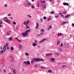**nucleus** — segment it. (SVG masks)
I'll return each instance as SVG.
<instances>
[{"label": "nucleus", "mask_w": 74, "mask_h": 74, "mask_svg": "<svg viewBox=\"0 0 74 74\" xmlns=\"http://www.w3.org/2000/svg\"><path fill=\"white\" fill-rule=\"evenodd\" d=\"M34 61H36V62H39L40 61H44V60L42 59H41L40 58H35L32 59L31 61V62L32 64H33V63L34 62Z\"/></svg>", "instance_id": "obj_2"}, {"label": "nucleus", "mask_w": 74, "mask_h": 74, "mask_svg": "<svg viewBox=\"0 0 74 74\" xmlns=\"http://www.w3.org/2000/svg\"><path fill=\"white\" fill-rule=\"evenodd\" d=\"M49 1L51 3H53L54 2V0H50Z\"/></svg>", "instance_id": "obj_19"}, {"label": "nucleus", "mask_w": 74, "mask_h": 74, "mask_svg": "<svg viewBox=\"0 0 74 74\" xmlns=\"http://www.w3.org/2000/svg\"><path fill=\"white\" fill-rule=\"evenodd\" d=\"M25 1L27 3L29 2V1L28 0H25Z\"/></svg>", "instance_id": "obj_52"}, {"label": "nucleus", "mask_w": 74, "mask_h": 74, "mask_svg": "<svg viewBox=\"0 0 74 74\" xmlns=\"http://www.w3.org/2000/svg\"><path fill=\"white\" fill-rule=\"evenodd\" d=\"M59 50L61 52H62V48H59Z\"/></svg>", "instance_id": "obj_30"}, {"label": "nucleus", "mask_w": 74, "mask_h": 74, "mask_svg": "<svg viewBox=\"0 0 74 74\" xmlns=\"http://www.w3.org/2000/svg\"><path fill=\"white\" fill-rule=\"evenodd\" d=\"M3 53V50H1V51L0 50V55L1 54H2V53Z\"/></svg>", "instance_id": "obj_26"}, {"label": "nucleus", "mask_w": 74, "mask_h": 74, "mask_svg": "<svg viewBox=\"0 0 74 74\" xmlns=\"http://www.w3.org/2000/svg\"><path fill=\"white\" fill-rule=\"evenodd\" d=\"M40 35H41V34H39L36 35V36L37 37L38 36H40Z\"/></svg>", "instance_id": "obj_57"}, {"label": "nucleus", "mask_w": 74, "mask_h": 74, "mask_svg": "<svg viewBox=\"0 0 74 74\" xmlns=\"http://www.w3.org/2000/svg\"><path fill=\"white\" fill-rule=\"evenodd\" d=\"M52 25H50L49 26V27L48 29V30H50V29H52Z\"/></svg>", "instance_id": "obj_13"}, {"label": "nucleus", "mask_w": 74, "mask_h": 74, "mask_svg": "<svg viewBox=\"0 0 74 74\" xmlns=\"http://www.w3.org/2000/svg\"><path fill=\"white\" fill-rule=\"evenodd\" d=\"M3 27V25L1 24H0V27Z\"/></svg>", "instance_id": "obj_56"}, {"label": "nucleus", "mask_w": 74, "mask_h": 74, "mask_svg": "<svg viewBox=\"0 0 74 74\" xmlns=\"http://www.w3.org/2000/svg\"><path fill=\"white\" fill-rule=\"evenodd\" d=\"M11 14H8V16H11Z\"/></svg>", "instance_id": "obj_51"}, {"label": "nucleus", "mask_w": 74, "mask_h": 74, "mask_svg": "<svg viewBox=\"0 0 74 74\" xmlns=\"http://www.w3.org/2000/svg\"><path fill=\"white\" fill-rule=\"evenodd\" d=\"M29 22L30 21L29 20H28L27 21H26V24L25 25V26H27V25H28Z\"/></svg>", "instance_id": "obj_14"}, {"label": "nucleus", "mask_w": 74, "mask_h": 74, "mask_svg": "<svg viewBox=\"0 0 74 74\" xmlns=\"http://www.w3.org/2000/svg\"><path fill=\"white\" fill-rule=\"evenodd\" d=\"M10 33L11 31L10 30L8 31L7 32V36H10Z\"/></svg>", "instance_id": "obj_9"}, {"label": "nucleus", "mask_w": 74, "mask_h": 74, "mask_svg": "<svg viewBox=\"0 0 74 74\" xmlns=\"http://www.w3.org/2000/svg\"><path fill=\"white\" fill-rule=\"evenodd\" d=\"M32 8L33 9L34 8V5H32Z\"/></svg>", "instance_id": "obj_47"}, {"label": "nucleus", "mask_w": 74, "mask_h": 74, "mask_svg": "<svg viewBox=\"0 0 74 74\" xmlns=\"http://www.w3.org/2000/svg\"><path fill=\"white\" fill-rule=\"evenodd\" d=\"M37 5H38V7H40V5H39V3H38Z\"/></svg>", "instance_id": "obj_54"}, {"label": "nucleus", "mask_w": 74, "mask_h": 74, "mask_svg": "<svg viewBox=\"0 0 74 74\" xmlns=\"http://www.w3.org/2000/svg\"><path fill=\"white\" fill-rule=\"evenodd\" d=\"M63 43H61L60 45V47H63Z\"/></svg>", "instance_id": "obj_36"}, {"label": "nucleus", "mask_w": 74, "mask_h": 74, "mask_svg": "<svg viewBox=\"0 0 74 74\" xmlns=\"http://www.w3.org/2000/svg\"><path fill=\"white\" fill-rule=\"evenodd\" d=\"M34 42L35 43H36V44H37V40H35Z\"/></svg>", "instance_id": "obj_38"}, {"label": "nucleus", "mask_w": 74, "mask_h": 74, "mask_svg": "<svg viewBox=\"0 0 74 74\" xmlns=\"http://www.w3.org/2000/svg\"><path fill=\"white\" fill-rule=\"evenodd\" d=\"M66 23H67V21L63 22L62 24V25H64V24H66Z\"/></svg>", "instance_id": "obj_25"}, {"label": "nucleus", "mask_w": 74, "mask_h": 74, "mask_svg": "<svg viewBox=\"0 0 74 74\" xmlns=\"http://www.w3.org/2000/svg\"><path fill=\"white\" fill-rule=\"evenodd\" d=\"M58 36H62V34L61 33H59L58 34Z\"/></svg>", "instance_id": "obj_31"}, {"label": "nucleus", "mask_w": 74, "mask_h": 74, "mask_svg": "<svg viewBox=\"0 0 74 74\" xmlns=\"http://www.w3.org/2000/svg\"><path fill=\"white\" fill-rule=\"evenodd\" d=\"M30 29V27H29V26H27L26 27V29Z\"/></svg>", "instance_id": "obj_27"}, {"label": "nucleus", "mask_w": 74, "mask_h": 74, "mask_svg": "<svg viewBox=\"0 0 74 74\" xmlns=\"http://www.w3.org/2000/svg\"><path fill=\"white\" fill-rule=\"evenodd\" d=\"M56 53L57 55L58 56H59V55H60V54L59 53Z\"/></svg>", "instance_id": "obj_43"}, {"label": "nucleus", "mask_w": 74, "mask_h": 74, "mask_svg": "<svg viewBox=\"0 0 74 74\" xmlns=\"http://www.w3.org/2000/svg\"><path fill=\"white\" fill-rule=\"evenodd\" d=\"M46 56H52V53H49L46 54Z\"/></svg>", "instance_id": "obj_6"}, {"label": "nucleus", "mask_w": 74, "mask_h": 74, "mask_svg": "<svg viewBox=\"0 0 74 74\" xmlns=\"http://www.w3.org/2000/svg\"><path fill=\"white\" fill-rule=\"evenodd\" d=\"M63 4L64 5H67V6L69 5V4L68 3H64Z\"/></svg>", "instance_id": "obj_11"}, {"label": "nucleus", "mask_w": 74, "mask_h": 74, "mask_svg": "<svg viewBox=\"0 0 74 74\" xmlns=\"http://www.w3.org/2000/svg\"><path fill=\"white\" fill-rule=\"evenodd\" d=\"M59 44H60V41L58 40V41L57 44V45H58Z\"/></svg>", "instance_id": "obj_28"}, {"label": "nucleus", "mask_w": 74, "mask_h": 74, "mask_svg": "<svg viewBox=\"0 0 74 74\" xmlns=\"http://www.w3.org/2000/svg\"><path fill=\"white\" fill-rule=\"evenodd\" d=\"M40 21H43V20L42 18H40Z\"/></svg>", "instance_id": "obj_64"}, {"label": "nucleus", "mask_w": 74, "mask_h": 74, "mask_svg": "<svg viewBox=\"0 0 74 74\" xmlns=\"http://www.w3.org/2000/svg\"><path fill=\"white\" fill-rule=\"evenodd\" d=\"M48 73H52L53 72L52 71H51V70H49L48 71Z\"/></svg>", "instance_id": "obj_23"}, {"label": "nucleus", "mask_w": 74, "mask_h": 74, "mask_svg": "<svg viewBox=\"0 0 74 74\" xmlns=\"http://www.w3.org/2000/svg\"><path fill=\"white\" fill-rule=\"evenodd\" d=\"M34 67H37V65H35L34 66Z\"/></svg>", "instance_id": "obj_62"}, {"label": "nucleus", "mask_w": 74, "mask_h": 74, "mask_svg": "<svg viewBox=\"0 0 74 74\" xmlns=\"http://www.w3.org/2000/svg\"><path fill=\"white\" fill-rule=\"evenodd\" d=\"M43 8H44V9H45V8H47V6H46V4H45V5L43 6Z\"/></svg>", "instance_id": "obj_29"}, {"label": "nucleus", "mask_w": 74, "mask_h": 74, "mask_svg": "<svg viewBox=\"0 0 74 74\" xmlns=\"http://www.w3.org/2000/svg\"><path fill=\"white\" fill-rule=\"evenodd\" d=\"M19 49H22V48H23V47L22 46V45L21 44L19 45Z\"/></svg>", "instance_id": "obj_12"}, {"label": "nucleus", "mask_w": 74, "mask_h": 74, "mask_svg": "<svg viewBox=\"0 0 74 74\" xmlns=\"http://www.w3.org/2000/svg\"><path fill=\"white\" fill-rule=\"evenodd\" d=\"M4 21L7 23H8V24H10V21L8 19H5L4 20Z\"/></svg>", "instance_id": "obj_4"}, {"label": "nucleus", "mask_w": 74, "mask_h": 74, "mask_svg": "<svg viewBox=\"0 0 74 74\" xmlns=\"http://www.w3.org/2000/svg\"><path fill=\"white\" fill-rule=\"evenodd\" d=\"M32 46H33V47H36L37 46V43H33L32 44Z\"/></svg>", "instance_id": "obj_16"}, {"label": "nucleus", "mask_w": 74, "mask_h": 74, "mask_svg": "<svg viewBox=\"0 0 74 74\" xmlns=\"http://www.w3.org/2000/svg\"><path fill=\"white\" fill-rule=\"evenodd\" d=\"M4 6H5L6 7H7V4H5L4 5Z\"/></svg>", "instance_id": "obj_59"}, {"label": "nucleus", "mask_w": 74, "mask_h": 74, "mask_svg": "<svg viewBox=\"0 0 74 74\" xmlns=\"http://www.w3.org/2000/svg\"><path fill=\"white\" fill-rule=\"evenodd\" d=\"M58 17H59L58 15H57V16H55V18H58Z\"/></svg>", "instance_id": "obj_45"}, {"label": "nucleus", "mask_w": 74, "mask_h": 74, "mask_svg": "<svg viewBox=\"0 0 74 74\" xmlns=\"http://www.w3.org/2000/svg\"><path fill=\"white\" fill-rule=\"evenodd\" d=\"M10 49L11 50H13L14 49V47H12L10 48Z\"/></svg>", "instance_id": "obj_39"}, {"label": "nucleus", "mask_w": 74, "mask_h": 74, "mask_svg": "<svg viewBox=\"0 0 74 74\" xmlns=\"http://www.w3.org/2000/svg\"><path fill=\"white\" fill-rule=\"evenodd\" d=\"M0 49H1V50L2 49V46H1L0 47Z\"/></svg>", "instance_id": "obj_61"}, {"label": "nucleus", "mask_w": 74, "mask_h": 74, "mask_svg": "<svg viewBox=\"0 0 74 74\" xmlns=\"http://www.w3.org/2000/svg\"><path fill=\"white\" fill-rule=\"evenodd\" d=\"M72 26H74V23H73L72 24Z\"/></svg>", "instance_id": "obj_60"}, {"label": "nucleus", "mask_w": 74, "mask_h": 74, "mask_svg": "<svg viewBox=\"0 0 74 74\" xmlns=\"http://www.w3.org/2000/svg\"><path fill=\"white\" fill-rule=\"evenodd\" d=\"M13 25H16V23L15 21L13 22Z\"/></svg>", "instance_id": "obj_40"}, {"label": "nucleus", "mask_w": 74, "mask_h": 74, "mask_svg": "<svg viewBox=\"0 0 74 74\" xmlns=\"http://www.w3.org/2000/svg\"><path fill=\"white\" fill-rule=\"evenodd\" d=\"M47 40V38H44L42 39V40H41L39 41V43H41V42H43Z\"/></svg>", "instance_id": "obj_10"}, {"label": "nucleus", "mask_w": 74, "mask_h": 74, "mask_svg": "<svg viewBox=\"0 0 74 74\" xmlns=\"http://www.w3.org/2000/svg\"><path fill=\"white\" fill-rule=\"evenodd\" d=\"M26 21H25L24 23H23V25H26Z\"/></svg>", "instance_id": "obj_49"}, {"label": "nucleus", "mask_w": 74, "mask_h": 74, "mask_svg": "<svg viewBox=\"0 0 74 74\" xmlns=\"http://www.w3.org/2000/svg\"><path fill=\"white\" fill-rule=\"evenodd\" d=\"M44 19H47V17H46L45 16H44L43 18Z\"/></svg>", "instance_id": "obj_48"}, {"label": "nucleus", "mask_w": 74, "mask_h": 74, "mask_svg": "<svg viewBox=\"0 0 74 74\" xmlns=\"http://www.w3.org/2000/svg\"><path fill=\"white\" fill-rule=\"evenodd\" d=\"M51 63H55V59L53 58H51Z\"/></svg>", "instance_id": "obj_5"}, {"label": "nucleus", "mask_w": 74, "mask_h": 74, "mask_svg": "<svg viewBox=\"0 0 74 74\" xmlns=\"http://www.w3.org/2000/svg\"><path fill=\"white\" fill-rule=\"evenodd\" d=\"M23 62L26 65H27V62H26V61H24Z\"/></svg>", "instance_id": "obj_32"}, {"label": "nucleus", "mask_w": 74, "mask_h": 74, "mask_svg": "<svg viewBox=\"0 0 74 74\" xmlns=\"http://www.w3.org/2000/svg\"><path fill=\"white\" fill-rule=\"evenodd\" d=\"M6 46L7 47V46H8V43H7L6 44Z\"/></svg>", "instance_id": "obj_58"}, {"label": "nucleus", "mask_w": 74, "mask_h": 74, "mask_svg": "<svg viewBox=\"0 0 74 74\" xmlns=\"http://www.w3.org/2000/svg\"><path fill=\"white\" fill-rule=\"evenodd\" d=\"M70 14H68L64 18H67L69 17V16H70Z\"/></svg>", "instance_id": "obj_21"}, {"label": "nucleus", "mask_w": 74, "mask_h": 74, "mask_svg": "<svg viewBox=\"0 0 74 74\" xmlns=\"http://www.w3.org/2000/svg\"><path fill=\"white\" fill-rule=\"evenodd\" d=\"M10 60L11 62L13 61V57H12V55H11L10 57Z\"/></svg>", "instance_id": "obj_7"}, {"label": "nucleus", "mask_w": 74, "mask_h": 74, "mask_svg": "<svg viewBox=\"0 0 74 74\" xmlns=\"http://www.w3.org/2000/svg\"><path fill=\"white\" fill-rule=\"evenodd\" d=\"M40 34H42V35H43V34H44V33H42H42H40Z\"/></svg>", "instance_id": "obj_63"}, {"label": "nucleus", "mask_w": 74, "mask_h": 74, "mask_svg": "<svg viewBox=\"0 0 74 74\" xmlns=\"http://www.w3.org/2000/svg\"><path fill=\"white\" fill-rule=\"evenodd\" d=\"M27 63L29 65L30 64V62L29 61H27Z\"/></svg>", "instance_id": "obj_35"}, {"label": "nucleus", "mask_w": 74, "mask_h": 74, "mask_svg": "<svg viewBox=\"0 0 74 74\" xmlns=\"http://www.w3.org/2000/svg\"><path fill=\"white\" fill-rule=\"evenodd\" d=\"M40 2L41 3H46L45 1V0H44L43 1L42 0L40 1Z\"/></svg>", "instance_id": "obj_17"}, {"label": "nucleus", "mask_w": 74, "mask_h": 74, "mask_svg": "<svg viewBox=\"0 0 74 74\" xmlns=\"http://www.w3.org/2000/svg\"><path fill=\"white\" fill-rule=\"evenodd\" d=\"M3 51L4 52H5V51H6V49H7V48H4V47H3Z\"/></svg>", "instance_id": "obj_18"}, {"label": "nucleus", "mask_w": 74, "mask_h": 74, "mask_svg": "<svg viewBox=\"0 0 74 74\" xmlns=\"http://www.w3.org/2000/svg\"><path fill=\"white\" fill-rule=\"evenodd\" d=\"M51 14H53V13H54V11H51L50 12Z\"/></svg>", "instance_id": "obj_46"}, {"label": "nucleus", "mask_w": 74, "mask_h": 74, "mask_svg": "<svg viewBox=\"0 0 74 74\" xmlns=\"http://www.w3.org/2000/svg\"><path fill=\"white\" fill-rule=\"evenodd\" d=\"M7 46L6 45H5V46H4L3 48H6L7 47Z\"/></svg>", "instance_id": "obj_55"}, {"label": "nucleus", "mask_w": 74, "mask_h": 74, "mask_svg": "<svg viewBox=\"0 0 74 74\" xmlns=\"http://www.w3.org/2000/svg\"><path fill=\"white\" fill-rule=\"evenodd\" d=\"M30 31H31V29H30L26 30L25 32L22 33L21 34L23 37L27 36L29 34L28 33H30Z\"/></svg>", "instance_id": "obj_1"}, {"label": "nucleus", "mask_w": 74, "mask_h": 74, "mask_svg": "<svg viewBox=\"0 0 74 74\" xmlns=\"http://www.w3.org/2000/svg\"><path fill=\"white\" fill-rule=\"evenodd\" d=\"M15 38V39H16V40H18V42H21V40H20V39H18V38H16H16Z\"/></svg>", "instance_id": "obj_15"}, {"label": "nucleus", "mask_w": 74, "mask_h": 74, "mask_svg": "<svg viewBox=\"0 0 74 74\" xmlns=\"http://www.w3.org/2000/svg\"><path fill=\"white\" fill-rule=\"evenodd\" d=\"M64 47L65 48H69V44L66 43L64 45Z\"/></svg>", "instance_id": "obj_3"}, {"label": "nucleus", "mask_w": 74, "mask_h": 74, "mask_svg": "<svg viewBox=\"0 0 74 74\" xmlns=\"http://www.w3.org/2000/svg\"><path fill=\"white\" fill-rule=\"evenodd\" d=\"M25 56H29V54L28 53H26L25 54Z\"/></svg>", "instance_id": "obj_20"}, {"label": "nucleus", "mask_w": 74, "mask_h": 74, "mask_svg": "<svg viewBox=\"0 0 74 74\" xmlns=\"http://www.w3.org/2000/svg\"><path fill=\"white\" fill-rule=\"evenodd\" d=\"M66 12L65 11H64L63 12V14H66Z\"/></svg>", "instance_id": "obj_42"}, {"label": "nucleus", "mask_w": 74, "mask_h": 74, "mask_svg": "<svg viewBox=\"0 0 74 74\" xmlns=\"http://www.w3.org/2000/svg\"><path fill=\"white\" fill-rule=\"evenodd\" d=\"M39 27V24L38 23H36V26L35 27L36 29H38Z\"/></svg>", "instance_id": "obj_8"}, {"label": "nucleus", "mask_w": 74, "mask_h": 74, "mask_svg": "<svg viewBox=\"0 0 74 74\" xmlns=\"http://www.w3.org/2000/svg\"><path fill=\"white\" fill-rule=\"evenodd\" d=\"M27 4L28 5H31V3L30 2H28L27 3Z\"/></svg>", "instance_id": "obj_24"}, {"label": "nucleus", "mask_w": 74, "mask_h": 74, "mask_svg": "<svg viewBox=\"0 0 74 74\" xmlns=\"http://www.w3.org/2000/svg\"><path fill=\"white\" fill-rule=\"evenodd\" d=\"M9 40H10V41H12V38L11 37H10L9 38Z\"/></svg>", "instance_id": "obj_22"}, {"label": "nucleus", "mask_w": 74, "mask_h": 74, "mask_svg": "<svg viewBox=\"0 0 74 74\" xmlns=\"http://www.w3.org/2000/svg\"><path fill=\"white\" fill-rule=\"evenodd\" d=\"M3 72H4V73H6V70H5L4 69H3Z\"/></svg>", "instance_id": "obj_53"}, {"label": "nucleus", "mask_w": 74, "mask_h": 74, "mask_svg": "<svg viewBox=\"0 0 74 74\" xmlns=\"http://www.w3.org/2000/svg\"><path fill=\"white\" fill-rule=\"evenodd\" d=\"M66 65H63L62 66V68H64V67H66Z\"/></svg>", "instance_id": "obj_41"}, {"label": "nucleus", "mask_w": 74, "mask_h": 74, "mask_svg": "<svg viewBox=\"0 0 74 74\" xmlns=\"http://www.w3.org/2000/svg\"><path fill=\"white\" fill-rule=\"evenodd\" d=\"M40 31L41 32H44L45 31V30H44V29H41L40 30Z\"/></svg>", "instance_id": "obj_33"}, {"label": "nucleus", "mask_w": 74, "mask_h": 74, "mask_svg": "<svg viewBox=\"0 0 74 74\" xmlns=\"http://www.w3.org/2000/svg\"><path fill=\"white\" fill-rule=\"evenodd\" d=\"M3 23V21H0V25H1Z\"/></svg>", "instance_id": "obj_44"}, {"label": "nucleus", "mask_w": 74, "mask_h": 74, "mask_svg": "<svg viewBox=\"0 0 74 74\" xmlns=\"http://www.w3.org/2000/svg\"><path fill=\"white\" fill-rule=\"evenodd\" d=\"M27 16H28V17H29V18H32V16H30V15H27Z\"/></svg>", "instance_id": "obj_34"}, {"label": "nucleus", "mask_w": 74, "mask_h": 74, "mask_svg": "<svg viewBox=\"0 0 74 74\" xmlns=\"http://www.w3.org/2000/svg\"><path fill=\"white\" fill-rule=\"evenodd\" d=\"M15 69H14L13 70V71L14 73V74H16V72H15Z\"/></svg>", "instance_id": "obj_37"}, {"label": "nucleus", "mask_w": 74, "mask_h": 74, "mask_svg": "<svg viewBox=\"0 0 74 74\" xmlns=\"http://www.w3.org/2000/svg\"><path fill=\"white\" fill-rule=\"evenodd\" d=\"M51 19V18H49L47 19V21H50Z\"/></svg>", "instance_id": "obj_50"}]
</instances>
